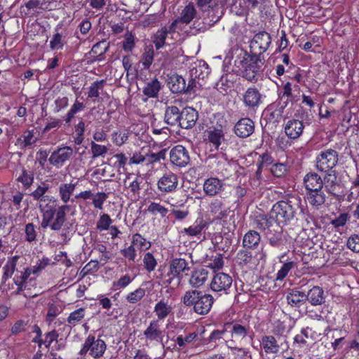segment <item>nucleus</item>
<instances>
[{
  "label": "nucleus",
  "instance_id": "obj_64",
  "mask_svg": "<svg viewBox=\"0 0 359 359\" xmlns=\"http://www.w3.org/2000/svg\"><path fill=\"white\" fill-rule=\"evenodd\" d=\"M145 295V290L142 287L136 289L133 292H130L126 296V300L130 304H135L140 302Z\"/></svg>",
  "mask_w": 359,
  "mask_h": 359
},
{
  "label": "nucleus",
  "instance_id": "obj_48",
  "mask_svg": "<svg viewBox=\"0 0 359 359\" xmlns=\"http://www.w3.org/2000/svg\"><path fill=\"white\" fill-rule=\"evenodd\" d=\"M106 348V344L103 340H95V337H91V356L95 358L102 356Z\"/></svg>",
  "mask_w": 359,
  "mask_h": 359
},
{
  "label": "nucleus",
  "instance_id": "obj_37",
  "mask_svg": "<svg viewBox=\"0 0 359 359\" xmlns=\"http://www.w3.org/2000/svg\"><path fill=\"white\" fill-rule=\"evenodd\" d=\"M168 85L173 93H182L186 91L185 79L178 74L170 76Z\"/></svg>",
  "mask_w": 359,
  "mask_h": 359
},
{
  "label": "nucleus",
  "instance_id": "obj_23",
  "mask_svg": "<svg viewBox=\"0 0 359 359\" xmlns=\"http://www.w3.org/2000/svg\"><path fill=\"white\" fill-rule=\"evenodd\" d=\"M255 130V124L250 118H241L234 126L235 134L241 138L250 136Z\"/></svg>",
  "mask_w": 359,
  "mask_h": 359
},
{
  "label": "nucleus",
  "instance_id": "obj_44",
  "mask_svg": "<svg viewBox=\"0 0 359 359\" xmlns=\"http://www.w3.org/2000/svg\"><path fill=\"white\" fill-rule=\"evenodd\" d=\"M132 246L137 248L140 251H145L151 248V243L140 233H135L131 236Z\"/></svg>",
  "mask_w": 359,
  "mask_h": 359
},
{
  "label": "nucleus",
  "instance_id": "obj_41",
  "mask_svg": "<svg viewBox=\"0 0 359 359\" xmlns=\"http://www.w3.org/2000/svg\"><path fill=\"white\" fill-rule=\"evenodd\" d=\"M208 271L205 269L195 270L189 279L190 284L195 287L203 285L208 278Z\"/></svg>",
  "mask_w": 359,
  "mask_h": 359
},
{
  "label": "nucleus",
  "instance_id": "obj_20",
  "mask_svg": "<svg viewBox=\"0 0 359 359\" xmlns=\"http://www.w3.org/2000/svg\"><path fill=\"white\" fill-rule=\"evenodd\" d=\"M203 189L205 195L215 196L224 190V183L217 177H210L205 180Z\"/></svg>",
  "mask_w": 359,
  "mask_h": 359
},
{
  "label": "nucleus",
  "instance_id": "obj_10",
  "mask_svg": "<svg viewBox=\"0 0 359 359\" xmlns=\"http://www.w3.org/2000/svg\"><path fill=\"white\" fill-rule=\"evenodd\" d=\"M144 186V179L137 175L128 174L123 181L126 195L131 200H137L140 197V191Z\"/></svg>",
  "mask_w": 359,
  "mask_h": 359
},
{
  "label": "nucleus",
  "instance_id": "obj_45",
  "mask_svg": "<svg viewBox=\"0 0 359 359\" xmlns=\"http://www.w3.org/2000/svg\"><path fill=\"white\" fill-rule=\"evenodd\" d=\"M292 88L290 82L287 81L283 84L282 90L278 93V102H281L285 106H287L290 102H292Z\"/></svg>",
  "mask_w": 359,
  "mask_h": 359
},
{
  "label": "nucleus",
  "instance_id": "obj_56",
  "mask_svg": "<svg viewBox=\"0 0 359 359\" xmlns=\"http://www.w3.org/2000/svg\"><path fill=\"white\" fill-rule=\"evenodd\" d=\"M167 149H163L157 153L150 152L145 154L146 164H154L165 158Z\"/></svg>",
  "mask_w": 359,
  "mask_h": 359
},
{
  "label": "nucleus",
  "instance_id": "obj_39",
  "mask_svg": "<svg viewBox=\"0 0 359 359\" xmlns=\"http://www.w3.org/2000/svg\"><path fill=\"white\" fill-rule=\"evenodd\" d=\"M196 9L193 3L190 2L186 5L180 12L178 17L179 20L183 24H189L196 15Z\"/></svg>",
  "mask_w": 359,
  "mask_h": 359
},
{
  "label": "nucleus",
  "instance_id": "obj_33",
  "mask_svg": "<svg viewBox=\"0 0 359 359\" xmlns=\"http://www.w3.org/2000/svg\"><path fill=\"white\" fill-rule=\"evenodd\" d=\"M261 346L266 354H276L280 351V345L273 335H264L262 337Z\"/></svg>",
  "mask_w": 359,
  "mask_h": 359
},
{
  "label": "nucleus",
  "instance_id": "obj_60",
  "mask_svg": "<svg viewBox=\"0 0 359 359\" xmlns=\"http://www.w3.org/2000/svg\"><path fill=\"white\" fill-rule=\"evenodd\" d=\"M154 51L152 48L145 49L141 56V62L144 69H149L154 61Z\"/></svg>",
  "mask_w": 359,
  "mask_h": 359
},
{
  "label": "nucleus",
  "instance_id": "obj_36",
  "mask_svg": "<svg viewBox=\"0 0 359 359\" xmlns=\"http://www.w3.org/2000/svg\"><path fill=\"white\" fill-rule=\"evenodd\" d=\"M76 187V183H62L58 187L59 196L61 201L67 203L69 201L74 202V197L71 198V196L73 194Z\"/></svg>",
  "mask_w": 359,
  "mask_h": 359
},
{
  "label": "nucleus",
  "instance_id": "obj_5",
  "mask_svg": "<svg viewBox=\"0 0 359 359\" xmlns=\"http://www.w3.org/2000/svg\"><path fill=\"white\" fill-rule=\"evenodd\" d=\"M338 161V152L331 148L325 149L317 154L315 160V167L320 172H327L335 170L334 168Z\"/></svg>",
  "mask_w": 359,
  "mask_h": 359
},
{
  "label": "nucleus",
  "instance_id": "obj_22",
  "mask_svg": "<svg viewBox=\"0 0 359 359\" xmlns=\"http://www.w3.org/2000/svg\"><path fill=\"white\" fill-rule=\"evenodd\" d=\"M209 212L217 220L226 219L229 213V208L219 198H215L209 204Z\"/></svg>",
  "mask_w": 359,
  "mask_h": 359
},
{
  "label": "nucleus",
  "instance_id": "obj_11",
  "mask_svg": "<svg viewBox=\"0 0 359 359\" xmlns=\"http://www.w3.org/2000/svg\"><path fill=\"white\" fill-rule=\"evenodd\" d=\"M232 278L230 275L223 273H216L210 285V289L219 295L228 294L232 287Z\"/></svg>",
  "mask_w": 359,
  "mask_h": 359
},
{
  "label": "nucleus",
  "instance_id": "obj_43",
  "mask_svg": "<svg viewBox=\"0 0 359 359\" xmlns=\"http://www.w3.org/2000/svg\"><path fill=\"white\" fill-rule=\"evenodd\" d=\"M191 79L189 81L188 84L185 83L186 91L184 93H191L194 91L196 84V79H203L205 78V75L202 72V67H193L191 69Z\"/></svg>",
  "mask_w": 359,
  "mask_h": 359
},
{
  "label": "nucleus",
  "instance_id": "obj_27",
  "mask_svg": "<svg viewBox=\"0 0 359 359\" xmlns=\"http://www.w3.org/2000/svg\"><path fill=\"white\" fill-rule=\"evenodd\" d=\"M172 311V304L169 302L168 299L164 298L159 300L154 306V312L161 323V320H164Z\"/></svg>",
  "mask_w": 359,
  "mask_h": 359
},
{
  "label": "nucleus",
  "instance_id": "obj_49",
  "mask_svg": "<svg viewBox=\"0 0 359 359\" xmlns=\"http://www.w3.org/2000/svg\"><path fill=\"white\" fill-rule=\"evenodd\" d=\"M168 31L167 27H161L154 34L153 43L156 50H159L163 47L168 37Z\"/></svg>",
  "mask_w": 359,
  "mask_h": 359
},
{
  "label": "nucleus",
  "instance_id": "obj_18",
  "mask_svg": "<svg viewBox=\"0 0 359 359\" xmlns=\"http://www.w3.org/2000/svg\"><path fill=\"white\" fill-rule=\"evenodd\" d=\"M73 154V149L69 147H64L54 151L49 157V162L57 168L62 167L65 163L70 159Z\"/></svg>",
  "mask_w": 359,
  "mask_h": 359
},
{
  "label": "nucleus",
  "instance_id": "obj_12",
  "mask_svg": "<svg viewBox=\"0 0 359 359\" xmlns=\"http://www.w3.org/2000/svg\"><path fill=\"white\" fill-rule=\"evenodd\" d=\"M287 106L277 100L269 104L264 111V119L266 123L276 126L283 118V113Z\"/></svg>",
  "mask_w": 359,
  "mask_h": 359
},
{
  "label": "nucleus",
  "instance_id": "obj_54",
  "mask_svg": "<svg viewBox=\"0 0 359 359\" xmlns=\"http://www.w3.org/2000/svg\"><path fill=\"white\" fill-rule=\"evenodd\" d=\"M252 259V254L246 249L240 250L236 257V262L240 266H246L251 263Z\"/></svg>",
  "mask_w": 359,
  "mask_h": 359
},
{
  "label": "nucleus",
  "instance_id": "obj_21",
  "mask_svg": "<svg viewBox=\"0 0 359 359\" xmlns=\"http://www.w3.org/2000/svg\"><path fill=\"white\" fill-rule=\"evenodd\" d=\"M38 208L41 214V221L49 220L54 212L57 210V201L53 197L44 198L38 203Z\"/></svg>",
  "mask_w": 359,
  "mask_h": 359
},
{
  "label": "nucleus",
  "instance_id": "obj_52",
  "mask_svg": "<svg viewBox=\"0 0 359 359\" xmlns=\"http://www.w3.org/2000/svg\"><path fill=\"white\" fill-rule=\"evenodd\" d=\"M288 165L285 163H275L270 169L271 175L276 178H282L286 176L288 172Z\"/></svg>",
  "mask_w": 359,
  "mask_h": 359
},
{
  "label": "nucleus",
  "instance_id": "obj_7",
  "mask_svg": "<svg viewBox=\"0 0 359 359\" xmlns=\"http://www.w3.org/2000/svg\"><path fill=\"white\" fill-rule=\"evenodd\" d=\"M271 43V36L266 31H260L255 34L250 44V53L264 57L263 54L269 49Z\"/></svg>",
  "mask_w": 359,
  "mask_h": 359
},
{
  "label": "nucleus",
  "instance_id": "obj_50",
  "mask_svg": "<svg viewBox=\"0 0 359 359\" xmlns=\"http://www.w3.org/2000/svg\"><path fill=\"white\" fill-rule=\"evenodd\" d=\"M49 188L50 187L48 184L42 182L34 191L31 193L30 196L34 201H37L38 203H39L41 200L50 197V196L46 195V194L49 190Z\"/></svg>",
  "mask_w": 359,
  "mask_h": 359
},
{
  "label": "nucleus",
  "instance_id": "obj_59",
  "mask_svg": "<svg viewBox=\"0 0 359 359\" xmlns=\"http://www.w3.org/2000/svg\"><path fill=\"white\" fill-rule=\"evenodd\" d=\"M108 198V194L104 192H97L95 194H91V203L95 208L103 210V204Z\"/></svg>",
  "mask_w": 359,
  "mask_h": 359
},
{
  "label": "nucleus",
  "instance_id": "obj_42",
  "mask_svg": "<svg viewBox=\"0 0 359 359\" xmlns=\"http://www.w3.org/2000/svg\"><path fill=\"white\" fill-rule=\"evenodd\" d=\"M309 327L302 328L300 333L294 337L292 344L294 348L304 349L309 346L307 342V339L309 338Z\"/></svg>",
  "mask_w": 359,
  "mask_h": 359
},
{
  "label": "nucleus",
  "instance_id": "obj_47",
  "mask_svg": "<svg viewBox=\"0 0 359 359\" xmlns=\"http://www.w3.org/2000/svg\"><path fill=\"white\" fill-rule=\"evenodd\" d=\"M262 169H259V168L257 167V170L253 176L250 178V185L254 190L261 191L264 188L265 180L262 177Z\"/></svg>",
  "mask_w": 359,
  "mask_h": 359
},
{
  "label": "nucleus",
  "instance_id": "obj_30",
  "mask_svg": "<svg viewBox=\"0 0 359 359\" xmlns=\"http://www.w3.org/2000/svg\"><path fill=\"white\" fill-rule=\"evenodd\" d=\"M198 337L197 332L187 333L184 335L179 334L174 339L176 348L179 351L186 350L192 343H194Z\"/></svg>",
  "mask_w": 359,
  "mask_h": 359
},
{
  "label": "nucleus",
  "instance_id": "obj_61",
  "mask_svg": "<svg viewBox=\"0 0 359 359\" xmlns=\"http://www.w3.org/2000/svg\"><path fill=\"white\" fill-rule=\"evenodd\" d=\"M113 220L108 214H102L96 224V229L100 231H107L111 226Z\"/></svg>",
  "mask_w": 359,
  "mask_h": 359
},
{
  "label": "nucleus",
  "instance_id": "obj_1",
  "mask_svg": "<svg viewBox=\"0 0 359 359\" xmlns=\"http://www.w3.org/2000/svg\"><path fill=\"white\" fill-rule=\"evenodd\" d=\"M268 215L269 218L283 226L298 220L299 217L304 215L301 197L296 194H285L281 200L272 205Z\"/></svg>",
  "mask_w": 359,
  "mask_h": 359
},
{
  "label": "nucleus",
  "instance_id": "obj_46",
  "mask_svg": "<svg viewBox=\"0 0 359 359\" xmlns=\"http://www.w3.org/2000/svg\"><path fill=\"white\" fill-rule=\"evenodd\" d=\"M107 50L106 42L99 41L91 47V62L95 60H102Z\"/></svg>",
  "mask_w": 359,
  "mask_h": 359
},
{
  "label": "nucleus",
  "instance_id": "obj_13",
  "mask_svg": "<svg viewBox=\"0 0 359 359\" xmlns=\"http://www.w3.org/2000/svg\"><path fill=\"white\" fill-rule=\"evenodd\" d=\"M68 210V206L63 205L57 207V210L54 212L49 220L41 222V226L42 229L50 227L53 231H60L66 222V212Z\"/></svg>",
  "mask_w": 359,
  "mask_h": 359
},
{
  "label": "nucleus",
  "instance_id": "obj_57",
  "mask_svg": "<svg viewBox=\"0 0 359 359\" xmlns=\"http://www.w3.org/2000/svg\"><path fill=\"white\" fill-rule=\"evenodd\" d=\"M147 211L153 215H159L161 217H165L168 212V208L156 202H151L148 205Z\"/></svg>",
  "mask_w": 359,
  "mask_h": 359
},
{
  "label": "nucleus",
  "instance_id": "obj_35",
  "mask_svg": "<svg viewBox=\"0 0 359 359\" xmlns=\"http://www.w3.org/2000/svg\"><path fill=\"white\" fill-rule=\"evenodd\" d=\"M181 111L176 106H168L165 109L164 120L170 126H180Z\"/></svg>",
  "mask_w": 359,
  "mask_h": 359
},
{
  "label": "nucleus",
  "instance_id": "obj_40",
  "mask_svg": "<svg viewBox=\"0 0 359 359\" xmlns=\"http://www.w3.org/2000/svg\"><path fill=\"white\" fill-rule=\"evenodd\" d=\"M161 88V84L157 79H154L147 82L143 88L142 93L149 98L157 97Z\"/></svg>",
  "mask_w": 359,
  "mask_h": 359
},
{
  "label": "nucleus",
  "instance_id": "obj_32",
  "mask_svg": "<svg viewBox=\"0 0 359 359\" xmlns=\"http://www.w3.org/2000/svg\"><path fill=\"white\" fill-rule=\"evenodd\" d=\"M231 327V339L241 341L247 337L250 332V327L249 325H243L238 323L232 322L229 324Z\"/></svg>",
  "mask_w": 359,
  "mask_h": 359
},
{
  "label": "nucleus",
  "instance_id": "obj_62",
  "mask_svg": "<svg viewBox=\"0 0 359 359\" xmlns=\"http://www.w3.org/2000/svg\"><path fill=\"white\" fill-rule=\"evenodd\" d=\"M231 165L226 160H219L217 163L215 170L217 173L225 178L231 175Z\"/></svg>",
  "mask_w": 359,
  "mask_h": 359
},
{
  "label": "nucleus",
  "instance_id": "obj_19",
  "mask_svg": "<svg viewBox=\"0 0 359 359\" xmlns=\"http://www.w3.org/2000/svg\"><path fill=\"white\" fill-rule=\"evenodd\" d=\"M205 142L208 144L210 151H217L222 142L224 141V133L222 129L214 128L205 132Z\"/></svg>",
  "mask_w": 359,
  "mask_h": 359
},
{
  "label": "nucleus",
  "instance_id": "obj_51",
  "mask_svg": "<svg viewBox=\"0 0 359 359\" xmlns=\"http://www.w3.org/2000/svg\"><path fill=\"white\" fill-rule=\"evenodd\" d=\"M296 266L294 261H289L284 263L276 274V281H283L290 271Z\"/></svg>",
  "mask_w": 359,
  "mask_h": 359
},
{
  "label": "nucleus",
  "instance_id": "obj_55",
  "mask_svg": "<svg viewBox=\"0 0 359 359\" xmlns=\"http://www.w3.org/2000/svg\"><path fill=\"white\" fill-rule=\"evenodd\" d=\"M32 273V268H26L24 271H17L14 277V283L20 287V290L22 289L24 283Z\"/></svg>",
  "mask_w": 359,
  "mask_h": 359
},
{
  "label": "nucleus",
  "instance_id": "obj_8",
  "mask_svg": "<svg viewBox=\"0 0 359 359\" xmlns=\"http://www.w3.org/2000/svg\"><path fill=\"white\" fill-rule=\"evenodd\" d=\"M188 270H189V266L186 259L182 258L172 259L169 266V271L165 276V283L170 285L175 279H177L178 285L182 278V273Z\"/></svg>",
  "mask_w": 359,
  "mask_h": 359
},
{
  "label": "nucleus",
  "instance_id": "obj_38",
  "mask_svg": "<svg viewBox=\"0 0 359 359\" xmlns=\"http://www.w3.org/2000/svg\"><path fill=\"white\" fill-rule=\"evenodd\" d=\"M206 226L207 223L203 218H198L192 225L184 228L182 232L190 237L197 236L201 233Z\"/></svg>",
  "mask_w": 359,
  "mask_h": 359
},
{
  "label": "nucleus",
  "instance_id": "obj_28",
  "mask_svg": "<svg viewBox=\"0 0 359 359\" xmlns=\"http://www.w3.org/2000/svg\"><path fill=\"white\" fill-rule=\"evenodd\" d=\"M306 301L312 306H320L325 302L323 289L320 286H313L306 294Z\"/></svg>",
  "mask_w": 359,
  "mask_h": 359
},
{
  "label": "nucleus",
  "instance_id": "obj_24",
  "mask_svg": "<svg viewBox=\"0 0 359 359\" xmlns=\"http://www.w3.org/2000/svg\"><path fill=\"white\" fill-rule=\"evenodd\" d=\"M198 112L192 107H185L181 111L180 127L184 129L193 128L198 119Z\"/></svg>",
  "mask_w": 359,
  "mask_h": 359
},
{
  "label": "nucleus",
  "instance_id": "obj_14",
  "mask_svg": "<svg viewBox=\"0 0 359 359\" xmlns=\"http://www.w3.org/2000/svg\"><path fill=\"white\" fill-rule=\"evenodd\" d=\"M179 180L176 174L169 171L165 172L157 181V189L159 192L166 194L175 192L178 187Z\"/></svg>",
  "mask_w": 359,
  "mask_h": 359
},
{
  "label": "nucleus",
  "instance_id": "obj_4",
  "mask_svg": "<svg viewBox=\"0 0 359 359\" xmlns=\"http://www.w3.org/2000/svg\"><path fill=\"white\" fill-rule=\"evenodd\" d=\"M264 57L245 51L243 59L238 62V67H241L242 76L249 82L257 83L264 65Z\"/></svg>",
  "mask_w": 359,
  "mask_h": 359
},
{
  "label": "nucleus",
  "instance_id": "obj_17",
  "mask_svg": "<svg viewBox=\"0 0 359 359\" xmlns=\"http://www.w3.org/2000/svg\"><path fill=\"white\" fill-rule=\"evenodd\" d=\"M306 199L314 210H321L326 206L327 196L323 189L306 191Z\"/></svg>",
  "mask_w": 359,
  "mask_h": 359
},
{
  "label": "nucleus",
  "instance_id": "obj_15",
  "mask_svg": "<svg viewBox=\"0 0 359 359\" xmlns=\"http://www.w3.org/2000/svg\"><path fill=\"white\" fill-rule=\"evenodd\" d=\"M169 155L171 164L177 168H184L190 161L188 150L181 144H177L172 147L170 151Z\"/></svg>",
  "mask_w": 359,
  "mask_h": 359
},
{
  "label": "nucleus",
  "instance_id": "obj_63",
  "mask_svg": "<svg viewBox=\"0 0 359 359\" xmlns=\"http://www.w3.org/2000/svg\"><path fill=\"white\" fill-rule=\"evenodd\" d=\"M19 140H22V147H27L36 143L37 138L34 136V130H26Z\"/></svg>",
  "mask_w": 359,
  "mask_h": 359
},
{
  "label": "nucleus",
  "instance_id": "obj_3",
  "mask_svg": "<svg viewBox=\"0 0 359 359\" xmlns=\"http://www.w3.org/2000/svg\"><path fill=\"white\" fill-rule=\"evenodd\" d=\"M182 303L199 316H206L211 311L215 299L212 294L201 290H189L181 299Z\"/></svg>",
  "mask_w": 359,
  "mask_h": 359
},
{
  "label": "nucleus",
  "instance_id": "obj_25",
  "mask_svg": "<svg viewBox=\"0 0 359 359\" xmlns=\"http://www.w3.org/2000/svg\"><path fill=\"white\" fill-rule=\"evenodd\" d=\"M304 129V124L302 121L292 118L286 123L285 133L290 139L295 140L302 134Z\"/></svg>",
  "mask_w": 359,
  "mask_h": 359
},
{
  "label": "nucleus",
  "instance_id": "obj_16",
  "mask_svg": "<svg viewBox=\"0 0 359 359\" xmlns=\"http://www.w3.org/2000/svg\"><path fill=\"white\" fill-rule=\"evenodd\" d=\"M325 173L323 178L325 191L334 197L339 196L342 187L341 181L338 178L337 172L333 170Z\"/></svg>",
  "mask_w": 359,
  "mask_h": 359
},
{
  "label": "nucleus",
  "instance_id": "obj_58",
  "mask_svg": "<svg viewBox=\"0 0 359 359\" xmlns=\"http://www.w3.org/2000/svg\"><path fill=\"white\" fill-rule=\"evenodd\" d=\"M143 264L148 273L154 271L157 266V261L151 252H146L143 257Z\"/></svg>",
  "mask_w": 359,
  "mask_h": 359
},
{
  "label": "nucleus",
  "instance_id": "obj_34",
  "mask_svg": "<svg viewBox=\"0 0 359 359\" xmlns=\"http://www.w3.org/2000/svg\"><path fill=\"white\" fill-rule=\"evenodd\" d=\"M261 236L255 230H249L243 238V246L249 249H256L259 245Z\"/></svg>",
  "mask_w": 359,
  "mask_h": 359
},
{
  "label": "nucleus",
  "instance_id": "obj_31",
  "mask_svg": "<svg viewBox=\"0 0 359 359\" xmlns=\"http://www.w3.org/2000/svg\"><path fill=\"white\" fill-rule=\"evenodd\" d=\"M286 300L290 306L299 308L306 302V294L297 289H292L287 293Z\"/></svg>",
  "mask_w": 359,
  "mask_h": 359
},
{
  "label": "nucleus",
  "instance_id": "obj_2",
  "mask_svg": "<svg viewBox=\"0 0 359 359\" xmlns=\"http://www.w3.org/2000/svg\"><path fill=\"white\" fill-rule=\"evenodd\" d=\"M253 225L263 231L269 244L273 248H280L285 245L282 224L269 218L267 214L259 213L255 216Z\"/></svg>",
  "mask_w": 359,
  "mask_h": 359
},
{
  "label": "nucleus",
  "instance_id": "obj_6",
  "mask_svg": "<svg viewBox=\"0 0 359 359\" xmlns=\"http://www.w3.org/2000/svg\"><path fill=\"white\" fill-rule=\"evenodd\" d=\"M238 97L244 107L250 111H256L262 104V95L255 86L248 87Z\"/></svg>",
  "mask_w": 359,
  "mask_h": 359
},
{
  "label": "nucleus",
  "instance_id": "obj_9",
  "mask_svg": "<svg viewBox=\"0 0 359 359\" xmlns=\"http://www.w3.org/2000/svg\"><path fill=\"white\" fill-rule=\"evenodd\" d=\"M165 332L158 320H151L143 331V336L147 344H163Z\"/></svg>",
  "mask_w": 359,
  "mask_h": 359
},
{
  "label": "nucleus",
  "instance_id": "obj_26",
  "mask_svg": "<svg viewBox=\"0 0 359 359\" xmlns=\"http://www.w3.org/2000/svg\"><path fill=\"white\" fill-rule=\"evenodd\" d=\"M303 183L306 191L323 189V178L315 172L311 171L306 174L303 179Z\"/></svg>",
  "mask_w": 359,
  "mask_h": 359
},
{
  "label": "nucleus",
  "instance_id": "obj_29",
  "mask_svg": "<svg viewBox=\"0 0 359 359\" xmlns=\"http://www.w3.org/2000/svg\"><path fill=\"white\" fill-rule=\"evenodd\" d=\"M225 344L233 356V359H251L250 351L248 348L236 346L234 339L225 341Z\"/></svg>",
  "mask_w": 359,
  "mask_h": 359
},
{
  "label": "nucleus",
  "instance_id": "obj_53",
  "mask_svg": "<svg viewBox=\"0 0 359 359\" xmlns=\"http://www.w3.org/2000/svg\"><path fill=\"white\" fill-rule=\"evenodd\" d=\"M135 36L128 31L124 35V39L122 41V48L124 52L130 53L135 47Z\"/></svg>",
  "mask_w": 359,
  "mask_h": 359
}]
</instances>
